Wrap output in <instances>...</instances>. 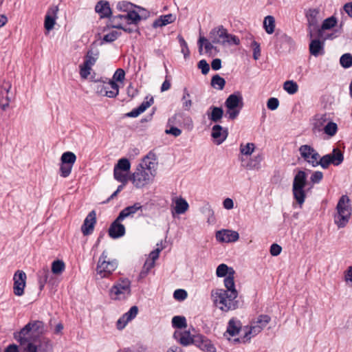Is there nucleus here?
Segmentation results:
<instances>
[{"mask_svg":"<svg viewBox=\"0 0 352 352\" xmlns=\"http://www.w3.org/2000/svg\"><path fill=\"white\" fill-rule=\"evenodd\" d=\"M305 160L311 164L313 166L320 165L323 168H327L330 164L336 166L341 164L344 160L343 155H302Z\"/></svg>","mask_w":352,"mask_h":352,"instance_id":"nucleus-10","label":"nucleus"},{"mask_svg":"<svg viewBox=\"0 0 352 352\" xmlns=\"http://www.w3.org/2000/svg\"><path fill=\"white\" fill-rule=\"evenodd\" d=\"M344 278L346 284L352 283V266H349L344 272Z\"/></svg>","mask_w":352,"mask_h":352,"instance_id":"nucleus-63","label":"nucleus"},{"mask_svg":"<svg viewBox=\"0 0 352 352\" xmlns=\"http://www.w3.org/2000/svg\"><path fill=\"white\" fill-rule=\"evenodd\" d=\"M211 84L214 88L221 90L225 86L226 81L219 75H215L212 78Z\"/></svg>","mask_w":352,"mask_h":352,"instance_id":"nucleus-51","label":"nucleus"},{"mask_svg":"<svg viewBox=\"0 0 352 352\" xmlns=\"http://www.w3.org/2000/svg\"><path fill=\"white\" fill-rule=\"evenodd\" d=\"M44 332V323L41 320H32L20 331H16L13 337L19 344L23 352H37L38 342Z\"/></svg>","mask_w":352,"mask_h":352,"instance_id":"nucleus-1","label":"nucleus"},{"mask_svg":"<svg viewBox=\"0 0 352 352\" xmlns=\"http://www.w3.org/2000/svg\"><path fill=\"white\" fill-rule=\"evenodd\" d=\"M149 12L138 6L131 8L126 14H119L117 19H124L127 24H138L140 21L146 19L149 16Z\"/></svg>","mask_w":352,"mask_h":352,"instance_id":"nucleus-12","label":"nucleus"},{"mask_svg":"<svg viewBox=\"0 0 352 352\" xmlns=\"http://www.w3.org/2000/svg\"><path fill=\"white\" fill-rule=\"evenodd\" d=\"M95 10L101 18L108 17L111 14L109 3L105 1H99L95 7Z\"/></svg>","mask_w":352,"mask_h":352,"instance_id":"nucleus-36","label":"nucleus"},{"mask_svg":"<svg viewBox=\"0 0 352 352\" xmlns=\"http://www.w3.org/2000/svg\"><path fill=\"white\" fill-rule=\"evenodd\" d=\"M182 102L184 109L186 111H189L192 106V100L190 99V95L186 89H184L183 96L182 98Z\"/></svg>","mask_w":352,"mask_h":352,"instance_id":"nucleus-48","label":"nucleus"},{"mask_svg":"<svg viewBox=\"0 0 352 352\" xmlns=\"http://www.w3.org/2000/svg\"><path fill=\"white\" fill-rule=\"evenodd\" d=\"M157 166L156 155H144L134 172L129 176V180L137 188L145 187L153 182Z\"/></svg>","mask_w":352,"mask_h":352,"instance_id":"nucleus-2","label":"nucleus"},{"mask_svg":"<svg viewBox=\"0 0 352 352\" xmlns=\"http://www.w3.org/2000/svg\"><path fill=\"white\" fill-rule=\"evenodd\" d=\"M306 184V173L302 170H299L294 178L292 192L294 199L300 206L302 205L305 200L306 194L304 188Z\"/></svg>","mask_w":352,"mask_h":352,"instance_id":"nucleus-7","label":"nucleus"},{"mask_svg":"<svg viewBox=\"0 0 352 352\" xmlns=\"http://www.w3.org/2000/svg\"><path fill=\"white\" fill-rule=\"evenodd\" d=\"M324 42L319 39L311 40L309 44V52L311 54L316 57L324 54Z\"/></svg>","mask_w":352,"mask_h":352,"instance_id":"nucleus-34","label":"nucleus"},{"mask_svg":"<svg viewBox=\"0 0 352 352\" xmlns=\"http://www.w3.org/2000/svg\"><path fill=\"white\" fill-rule=\"evenodd\" d=\"M228 135V129L219 124L213 126L212 129V140L217 144H220L226 140Z\"/></svg>","mask_w":352,"mask_h":352,"instance_id":"nucleus-26","label":"nucleus"},{"mask_svg":"<svg viewBox=\"0 0 352 352\" xmlns=\"http://www.w3.org/2000/svg\"><path fill=\"white\" fill-rule=\"evenodd\" d=\"M153 98L151 96H146L145 100L142 102V104L137 108L133 109L131 111L128 113L126 116L131 118H136L139 116L141 113L144 112L151 104L153 103Z\"/></svg>","mask_w":352,"mask_h":352,"instance_id":"nucleus-28","label":"nucleus"},{"mask_svg":"<svg viewBox=\"0 0 352 352\" xmlns=\"http://www.w3.org/2000/svg\"><path fill=\"white\" fill-rule=\"evenodd\" d=\"M239 161L241 166L246 169H258L261 158L260 155H240Z\"/></svg>","mask_w":352,"mask_h":352,"instance_id":"nucleus-19","label":"nucleus"},{"mask_svg":"<svg viewBox=\"0 0 352 352\" xmlns=\"http://www.w3.org/2000/svg\"><path fill=\"white\" fill-rule=\"evenodd\" d=\"M176 20V15L173 14H168L162 15L159 18L156 19L153 23V27L154 28H162L168 24H170Z\"/></svg>","mask_w":352,"mask_h":352,"instance_id":"nucleus-33","label":"nucleus"},{"mask_svg":"<svg viewBox=\"0 0 352 352\" xmlns=\"http://www.w3.org/2000/svg\"><path fill=\"white\" fill-rule=\"evenodd\" d=\"M135 6V5H133L130 2L122 1L117 3L116 8L120 11L125 12L127 13L131 8H134Z\"/></svg>","mask_w":352,"mask_h":352,"instance_id":"nucleus-53","label":"nucleus"},{"mask_svg":"<svg viewBox=\"0 0 352 352\" xmlns=\"http://www.w3.org/2000/svg\"><path fill=\"white\" fill-rule=\"evenodd\" d=\"M195 344L203 351L217 352L216 348L211 340L202 335H198L195 337Z\"/></svg>","mask_w":352,"mask_h":352,"instance_id":"nucleus-22","label":"nucleus"},{"mask_svg":"<svg viewBox=\"0 0 352 352\" xmlns=\"http://www.w3.org/2000/svg\"><path fill=\"white\" fill-rule=\"evenodd\" d=\"M154 265L155 263L153 262V261H150L148 259L146 260L143 266L142 270L140 274V276L141 278H144L147 275L148 272L154 267Z\"/></svg>","mask_w":352,"mask_h":352,"instance_id":"nucleus-54","label":"nucleus"},{"mask_svg":"<svg viewBox=\"0 0 352 352\" xmlns=\"http://www.w3.org/2000/svg\"><path fill=\"white\" fill-rule=\"evenodd\" d=\"M279 105V101L276 98H270L267 102V107L269 109L274 111L276 110Z\"/></svg>","mask_w":352,"mask_h":352,"instance_id":"nucleus-61","label":"nucleus"},{"mask_svg":"<svg viewBox=\"0 0 352 352\" xmlns=\"http://www.w3.org/2000/svg\"><path fill=\"white\" fill-rule=\"evenodd\" d=\"M198 67L201 70L203 74H207L210 70L209 64L205 60H201L199 62Z\"/></svg>","mask_w":352,"mask_h":352,"instance_id":"nucleus-62","label":"nucleus"},{"mask_svg":"<svg viewBox=\"0 0 352 352\" xmlns=\"http://www.w3.org/2000/svg\"><path fill=\"white\" fill-rule=\"evenodd\" d=\"M172 325L175 328L183 329L187 327L186 319L184 316H176L172 319Z\"/></svg>","mask_w":352,"mask_h":352,"instance_id":"nucleus-45","label":"nucleus"},{"mask_svg":"<svg viewBox=\"0 0 352 352\" xmlns=\"http://www.w3.org/2000/svg\"><path fill=\"white\" fill-rule=\"evenodd\" d=\"M125 78V72L122 69H118L113 76L112 79L110 80H114L115 82H123Z\"/></svg>","mask_w":352,"mask_h":352,"instance_id":"nucleus-56","label":"nucleus"},{"mask_svg":"<svg viewBox=\"0 0 352 352\" xmlns=\"http://www.w3.org/2000/svg\"><path fill=\"white\" fill-rule=\"evenodd\" d=\"M263 27L267 34H272L276 28L274 17L271 15L266 16L263 19Z\"/></svg>","mask_w":352,"mask_h":352,"instance_id":"nucleus-38","label":"nucleus"},{"mask_svg":"<svg viewBox=\"0 0 352 352\" xmlns=\"http://www.w3.org/2000/svg\"><path fill=\"white\" fill-rule=\"evenodd\" d=\"M76 160V155H61L60 172L63 177L69 176Z\"/></svg>","mask_w":352,"mask_h":352,"instance_id":"nucleus-20","label":"nucleus"},{"mask_svg":"<svg viewBox=\"0 0 352 352\" xmlns=\"http://www.w3.org/2000/svg\"><path fill=\"white\" fill-rule=\"evenodd\" d=\"M207 115L211 121L217 122L222 118L223 111L221 107L212 106L208 110Z\"/></svg>","mask_w":352,"mask_h":352,"instance_id":"nucleus-37","label":"nucleus"},{"mask_svg":"<svg viewBox=\"0 0 352 352\" xmlns=\"http://www.w3.org/2000/svg\"><path fill=\"white\" fill-rule=\"evenodd\" d=\"M340 63L344 68H349L352 66V55L346 53L340 58Z\"/></svg>","mask_w":352,"mask_h":352,"instance_id":"nucleus-52","label":"nucleus"},{"mask_svg":"<svg viewBox=\"0 0 352 352\" xmlns=\"http://www.w3.org/2000/svg\"><path fill=\"white\" fill-rule=\"evenodd\" d=\"M331 118L326 113L315 115L311 120V124L314 133H320Z\"/></svg>","mask_w":352,"mask_h":352,"instance_id":"nucleus-18","label":"nucleus"},{"mask_svg":"<svg viewBox=\"0 0 352 352\" xmlns=\"http://www.w3.org/2000/svg\"><path fill=\"white\" fill-rule=\"evenodd\" d=\"M271 318L267 315H261L251 322L250 326L243 329V336L241 338L242 342L249 341L252 337L258 334L270 322Z\"/></svg>","mask_w":352,"mask_h":352,"instance_id":"nucleus-6","label":"nucleus"},{"mask_svg":"<svg viewBox=\"0 0 352 352\" xmlns=\"http://www.w3.org/2000/svg\"><path fill=\"white\" fill-rule=\"evenodd\" d=\"M118 267V262L110 259L104 251L100 255L96 267V272L101 278L109 277Z\"/></svg>","mask_w":352,"mask_h":352,"instance_id":"nucleus-9","label":"nucleus"},{"mask_svg":"<svg viewBox=\"0 0 352 352\" xmlns=\"http://www.w3.org/2000/svg\"><path fill=\"white\" fill-rule=\"evenodd\" d=\"M173 338L182 346H188L195 343V338H193L189 331H175Z\"/></svg>","mask_w":352,"mask_h":352,"instance_id":"nucleus-29","label":"nucleus"},{"mask_svg":"<svg viewBox=\"0 0 352 352\" xmlns=\"http://www.w3.org/2000/svg\"><path fill=\"white\" fill-rule=\"evenodd\" d=\"M175 204L174 210L178 214L185 213L189 208L188 202L182 197H175L173 199Z\"/></svg>","mask_w":352,"mask_h":352,"instance_id":"nucleus-35","label":"nucleus"},{"mask_svg":"<svg viewBox=\"0 0 352 352\" xmlns=\"http://www.w3.org/2000/svg\"><path fill=\"white\" fill-rule=\"evenodd\" d=\"M128 172L122 171V170H118L114 168L113 170V175L114 178L119 182L122 184H126L129 180V177L128 175Z\"/></svg>","mask_w":352,"mask_h":352,"instance_id":"nucleus-42","label":"nucleus"},{"mask_svg":"<svg viewBox=\"0 0 352 352\" xmlns=\"http://www.w3.org/2000/svg\"><path fill=\"white\" fill-rule=\"evenodd\" d=\"M338 131V124L330 119L324 129H322L323 133L329 138H331L336 135Z\"/></svg>","mask_w":352,"mask_h":352,"instance_id":"nucleus-39","label":"nucleus"},{"mask_svg":"<svg viewBox=\"0 0 352 352\" xmlns=\"http://www.w3.org/2000/svg\"><path fill=\"white\" fill-rule=\"evenodd\" d=\"M234 274L235 272L232 267H229L227 265L222 263L220 264L216 270V274L218 277H225L224 285L225 287H232L235 285L234 283Z\"/></svg>","mask_w":352,"mask_h":352,"instance_id":"nucleus-14","label":"nucleus"},{"mask_svg":"<svg viewBox=\"0 0 352 352\" xmlns=\"http://www.w3.org/2000/svg\"><path fill=\"white\" fill-rule=\"evenodd\" d=\"M225 106L227 109L226 114L230 119H235L243 106V97L241 94H233L228 96L225 102Z\"/></svg>","mask_w":352,"mask_h":352,"instance_id":"nucleus-13","label":"nucleus"},{"mask_svg":"<svg viewBox=\"0 0 352 352\" xmlns=\"http://www.w3.org/2000/svg\"><path fill=\"white\" fill-rule=\"evenodd\" d=\"M58 10L57 6H52L49 9L47 15L45 16V30L47 31L54 28L57 19L56 14Z\"/></svg>","mask_w":352,"mask_h":352,"instance_id":"nucleus-31","label":"nucleus"},{"mask_svg":"<svg viewBox=\"0 0 352 352\" xmlns=\"http://www.w3.org/2000/svg\"><path fill=\"white\" fill-rule=\"evenodd\" d=\"M142 206L140 203L136 202L132 206H127L120 211L118 215L119 220H124L127 217H133L139 210H142Z\"/></svg>","mask_w":352,"mask_h":352,"instance_id":"nucleus-30","label":"nucleus"},{"mask_svg":"<svg viewBox=\"0 0 352 352\" xmlns=\"http://www.w3.org/2000/svg\"><path fill=\"white\" fill-rule=\"evenodd\" d=\"M95 211L90 212L84 220L81 227V231L85 236L91 234L96 223V217Z\"/></svg>","mask_w":352,"mask_h":352,"instance_id":"nucleus-23","label":"nucleus"},{"mask_svg":"<svg viewBox=\"0 0 352 352\" xmlns=\"http://www.w3.org/2000/svg\"><path fill=\"white\" fill-rule=\"evenodd\" d=\"M65 265L63 261L56 260L52 264V272L53 274H60L65 270Z\"/></svg>","mask_w":352,"mask_h":352,"instance_id":"nucleus-47","label":"nucleus"},{"mask_svg":"<svg viewBox=\"0 0 352 352\" xmlns=\"http://www.w3.org/2000/svg\"><path fill=\"white\" fill-rule=\"evenodd\" d=\"M173 296L176 300H184L187 297V292L184 289H178L174 292Z\"/></svg>","mask_w":352,"mask_h":352,"instance_id":"nucleus-60","label":"nucleus"},{"mask_svg":"<svg viewBox=\"0 0 352 352\" xmlns=\"http://www.w3.org/2000/svg\"><path fill=\"white\" fill-rule=\"evenodd\" d=\"M337 213L334 216V222L339 228H344L348 223L351 215L350 199L347 195H342L336 206Z\"/></svg>","mask_w":352,"mask_h":352,"instance_id":"nucleus-5","label":"nucleus"},{"mask_svg":"<svg viewBox=\"0 0 352 352\" xmlns=\"http://www.w3.org/2000/svg\"><path fill=\"white\" fill-rule=\"evenodd\" d=\"M306 17L309 25V35L312 38L314 32L318 30V23L321 19L319 10L317 9L309 10L306 13Z\"/></svg>","mask_w":352,"mask_h":352,"instance_id":"nucleus-16","label":"nucleus"},{"mask_svg":"<svg viewBox=\"0 0 352 352\" xmlns=\"http://www.w3.org/2000/svg\"><path fill=\"white\" fill-rule=\"evenodd\" d=\"M131 168V163L126 158H122L118 160L114 168L122 170V171L129 172Z\"/></svg>","mask_w":352,"mask_h":352,"instance_id":"nucleus-49","label":"nucleus"},{"mask_svg":"<svg viewBox=\"0 0 352 352\" xmlns=\"http://www.w3.org/2000/svg\"><path fill=\"white\" fill-rule=\"evenodd\" d=\"M281 250H282V248L279 245H278L276 243H274L271 245L270 251V254L272 256H278L280 254Z\"/></svg>","mask_w":352,"mask_h":352,"instance_id":"nucleus-64","label":"nucleus"},{"mask_svg":"<svg viewBox=\"0 0 352 352\" xmlns=\"http://www.w3.org/2000/svg\"><path fill=\"white\" fill-rule=\"evenodd\" d=\"M240 329V322L234 319H231L228 322L226 333L230 336H234L239 333Z\"/></svg>","mask_w":352,"mask_h":352,"instance_id":"nucleus-40","label":"nucleus"},{"mask_svg":"<svg viewBox=\"0 0 352 352\" xmlns=\"http://www.w3.org/2000/svg\"><path fill=\"white\" fill-rule=\"evenodd\" d=\"M283 89L289 94H295L298 91V85L294 80H287L283 84Z\"/></svg>","mask_w":352,"mask_h":352,"instance_id":"nucleus-41","label":"nucleus"},{"mask_svg":"<svg viewBox=\"0 0 352 352\" xmlns=\"http://www.w3.org/2000/svg\"><path fill=\"white\" fill-rule=\"evenodd\" d=\"M209 39L214 44L223 46L237 45L239 44V38L228 32L222 25L213 28L209 34Z\"/></svg>","mask_w":352,"mask_h":352,"instance_id":"nucleus-4","label":"nucleus"},{"mask_svg":"<svg viewBox=\"0 0 352 352\" xmlns=\"http://www.w3.org/2000/svg\"><path fill=\"white\" fill-rule=\"evenodd\" d=\"M98 52H94L92 50L89 51L85 56L83 64L92 67L98 58Z\"/></svg>","mask_w":352,"mask_h":352,"instance_id":"nucleus-46","label":"nucleus"},{"mask_svg":"<svg viewBox=\"0 0 352 352\" xmlns=\"http://www.w3.org/2000/svg\"><path fill=\"white\" fill-rule=\"evenodd\" d=\"M118 16H116L113 18V27L117 29H122L125 32H131L133 30L131 28H127V23H125L124 19H117Z\"/></svg>","mask_w":352,"mask_h":352,"instance_id":"nucleus-43","label":"nucleus"},{"mask_svg":"<svg viewBox=\"0 0 352 352\" xmlns=\"http://www.w3.org/2000/svg\"><path fill=\"white\" fill-rule=\"evenodd\" d=\"M11 84L8 81H3L0 87V108L6 110L10 102V89Z\"/></svg>","mask_w":352,"mask_h":352,"instance_id":"nucleus-21","label":"nucleus"},{"mask_svg":"<svg viewBox=\"0 0 352 352\" xmlns=\"http://www.w3.org/2000/svg\"><path fill=\"white\" fill-rule=\"evenodd\" d=\"M27 276L22 270H17L13 276L14 285L13 292L14 295L21 296L24 294V289L26 285Z\"/></svg>","mask_w":352,"mask_h":352,"instance_id":"nucleus-15","label":"nucleus"},{"mask_svg":"<svg viewBox=\"0 0 352 352\" xmlns=\"http://www.w3.org/2000/svg\"><path fill=\"white\" fill-rule=\"evenodd\" d=\"M119 35L120 34L117 30H112L104 36L103 40L107 42H112L116 40Z\"/></svg>","mask_w":352,"mask_h":352,"instance_id":"nucleus-58","label":"nucleus"},{"mask_svg":"<svg viewBox=\"0 0 352 352\" xmlns=\"http://www.w3.org/2000/svg\"><path fill=\"white\" fill-rule=\"evenodd\" d=\"M91 67L82 64L80 66V75L82 78H87L91 73Z\"/></svg>","mask_w":352,"mask_h":352,"instance_id":"nucleus-59","label":"nucleus"},{"mask_svg":"<svg viewBox=\"0 0 352 352\" xmlns=\"http://www.w3.org/2000/svg\"><path fill=\"white\" fill-rule=\"evenodd\" d=\"M131 294V281L128 278H121L114 283L109 290V296L114 300L126 299Z\"/></svg>","mask_w":352,"mask_h":352,"instance_id":"nucleus-8","label":"nucleus"},{"mask_svg":"<svg viewBox=\"0 0 352 352\" xmlns=\"http://www.w3.org/2000/svg\"><path fill=\"white\" fill-rule=\"evenodd\" d=\"M201 212L207 216V222L209 224H213L215 223V217L214 211L209 204H206L201 209Z\"/></svg>","mask_w":352,"mask_h":352,"instance_id":"nucleus-44","label":"nucleus"},{"mask_svg":"<svg viewBox=\"0 0 352 352\" xmlns=\"http://www.w3.org/2000/svg\"><path fill=\"white\" fill-rule=\"evenodd\" d=\"M213 43L210 39H207L205 37L201 36L198 40L199 52L202 54L204 50L205 54H211L212 52L215 50V47L213 45Z\"/></svg>","mask_w":352,"mask_h":352,"instance_id":"nucleus-32","label":"nucleus"},{"mask_svg":"<svg viewBox=\"0 0 352 352\" xmlns=\"http://www.w3.org/2000/svg\"><path fill=\"white\" fill-rule=\"evenodd\" d=\"M337 23L338 21L336 18L333 16L326 19L323 21L321 28H318V30L317 31L318 32L319 36L324 38V39L333 38L336 37V36L333 34H330L326 36L324 35V32L326 30H331L333 28H334L337 25Z\"/></svg>","mask_w":352,"mask_h":352,"instance_id":"nucleus-25","label":"nucleus"},{"mask_svg":"<svg viewBox=\"0 0 352 352\" xmlns=\"http://www.w3.org/2000/svg\"><path fill=\"white\" fill-rule=\"evenodd\" d=\"M94 89L98 95L110 98H116L119 94V86L114 80L107 82L98 81L94 85Z\"/></svg>","mask_w":352,"mask_h":352,"instance_id":"nucleus-11","label":"nucleus"},{"mask_svg":"<svg viewBox=\"0 0 352 352\" xmlns=\"http://www.w3.org/2000/svg\"><path fill=\"white\" fill-rule=\"evenodd\" d=\"M215 236L217 240L221 243H233L239 239V234L236 231L226 229L217 231Z\"/></svg>","mask_w":352,"mask_h":352,"instance_id":"nucleus-17","label":"nucleus"},{"mask_svg":"<svg viewBox=\"0 0 352 352\" xmlns=\"http://www.w3.org/2000/svg\"><path fill=\"white\" fill-rule=\"evenodd\" d=\"M226 289H216L211 292V298L214 305L222 311L228 312L234 310L238 307V302L236 298L238 296V292L233 287H226Z\"/></svg>","mask_w":352,"mask_h":352,"instance_id":"nucleus-3","label":"nucleus"},{"mask_svg":"<svg viewBox=\"0 0 352 352\" xmlns=\"http://www.w3.org/2000/svg\"><path fill=\"white\" fill-rule=\"evenodd\" d=\"M177 38L180 44L181 52L183 54L184 58L186 59L190 55V50L188 49V44L182 36H178Z\"/></svg>","mask_w":352,"mask_h":352,"instance_id":"nucleus-50","label":"nucleus"},{"mask_svg":"<svg viewBox=\"0 0 352 352\" xmlns=\"http://www.w3.org/2000/svg\"><path fill=\"white\" fill-rule=\"evenodd\" d=\"M251 47L253 51V58L256 60H258L261 56L260 44L256 41H253L251 43Z\"/></svg>","mask_w":352,"mask_h":352,"instance_id":"nucleus-57","label":"nucleus"},{"mask_svg":"<svg viewBox=\"0 0 352 352\" xmlns=\"http://www.w3.org/2000/svg\"><path fill=\"white\" fill-rule=\"evenodd\" d=\"M123 220H119L118 217L111 224L109 228V235L113 239H118L124 235L125 228L121 223Z\"/></svg>","mask_w":352,"mask_h":352,"instance_id":"nucleus-27","label":"nucleus"},{"mask_svg":"<svg viewBox=\"0 0 352 352\" xmlns=\"http://www.w3.org/2000/svg\"><path fill=\"white\" fill-rule=\"evenodd\" d=\"M255 145L253 143H248L245 145L241 144L240 151L241 154H252L255 151Z\"/></svg>","mask_w":352,"mask_h":352,"instance_id":"nucleus-55","label":"nucleus"},{"mask_svg":"<svg viewBox=\"0 0 352 352\" xmlns=\"http://www.w3.org/2000/svg\"><path fill=\"white\" fill-rule=\"evenodd\" d=\"M138 313V308L137 306H133L130 309L125 313L121 318L118 319L116 323L118 329H122L125 327L129 322L135 318Z\"/></svg>","mask_w":352,"mask_h":352,"instance_id":"nucleus-24","label":"nucleus"}]
</instances>
